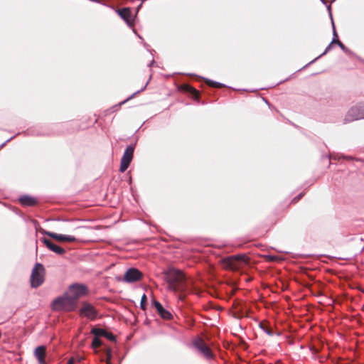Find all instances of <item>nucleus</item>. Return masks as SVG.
Wrapping results in <instances>:
<instances>
[{
    "mask_svg": "<svg viewBox=\"0 0 364 364\" xmlns=\"http://www.w3.org/2000/svg\"><path fill=\"white\" fill-rule=\"evenodd\" d=\"M364 118V107L356 105L351 107L346 117V121L351 122Z\"/></svg>",
    "mask_w": 364,
    "mask_h": 364,
    "instance_id": "obj_8",
    "label": "nucleus"
},
{
    "mask_svg": "<svg viewBox=\"0 0 364 364\" xmlns=\"http://www.w3.org/2000/svg\"><path fill=\"white\" fill-rule=\"evenodd\" d=\"M102 361L106 364H112V351L111 348H107L101 356Z\"/></svg>",
    "mask_w": 364,
    "mask_h": 364,
    "instance_id": "obj_18",
    "label": "nucleus"
},
{
    "mask_svg": "<svg viewBox=\"0 0 364 364\" xmlns=\"http://www.w3.org/2000/svg\"><path fill=\"white\" fill-rule=\"evenodd\" d=\"M80 314L90 319H94L96 317V311L92 306L89 304H84Z\"/></svg>",
    "mask_w": 364,
    "mask_h": 364,
    "instance_id": "obj_12",
    "label": "nucleus"
},
{
    "mask_svg": "<svg viewBox=\"0 0 364 364\" xmlns=\"http://www.w3.org/2000/svg\"><path fill=\"white\" fill-rule=\"evenodd\" d=\"M134 150V149L132 146H129L125 149V151H124L123 156L121 159L120 168H119L121 172H124L129 167V166L133 159Z\"/></svg>",
    "mask_w": 364,
    "mask_h": 364,
    "instance_id": "obj_9",
    "label": "nucleus"
},
{
    "mask_svg": "<svg viewBox=\"0 0 364 364\" xmlns=\"http://www.w3.org/2000/svg\"><path fill=\"white\" fill-rule=\"evenodd\" d=\"M337 43L341 49L343 50L345 48L344 45L339 40L333 38L331 41V43Z\"/></svg>",
    "mask_w": 364,
    "mask_h": 364,
    "instance_id": "obj_23",
    "label": "nucleus"
},
{
    "mask_svg": "<svg viewBox=\"0 0 364 364\" xmlns=\"http://www.w3.org/2000/svg\"><path fill=\"white\" fill-rule=\"evenodd\" d=\"M126 101H127V100H124V101H123L122 102H120L119 105V106H121V105H122V104L125 103V102H126Z\"/></svg>",
    "mask_w": 364,
    "mask_h": 364,
    "instance_id": "obj_27",
    "label": "nucleus"
},
{
    "mask_svg": "<svg viewBox=\"0 0 364 364\" xmlns=\"http://www.w3.org/2000/svg\"><path fill=\"white\" fill-rule=\"evenodd\" d=\"M193 346L206 358L213 359L214 355L211 349L207 346L203 338L197 336L193 340Z\"/></svg>",
    "mask_w": 364,
    "mask_h": 364,
    "instance_id": "obj_5",
    "label": "nucleus"
},
{
    "mask_svg": "<svg viewBox=\"0 0 364 364\" xmlns=\"http://www.w3.org/2000/svg\"><path fill=\"white\" fill-rule=\"evenodd\" d=\"M146 296L144 294L141 299V308L142 309H146Z\"/></svg>",
    "mask_w": 364,
    "mask_h": 364,
    "instance_id": "obj_22",
    "label": "nucleus"
},
{
    "mask_svg": "<svg viewBox=\"0 0 364 364\" xmlns=\"http://www.w3.org/2000/svg\"><path fill=\"white\" fill-rule=\"evenodd\" d=\"M332 25H333V38L336 39L338 36H337V33H336V28H335V26H334V23H333V21H332Z\"/></svg>",
    "mask_w": 364,
    "mask_h": 364,
    "instance_id": "obj_25",
    "label": "nucleus"
},
{
    "mask_svg": "<svg viewBox=\"0 0 364 364\" xmlns=\"http://www.w3.org/2000/svg\"><path fill=\"white\" fill-rule=\"evenodd\" d=\"M76 302L67 292L63 296L55 299L52 303V308L55 311H70L75 309Z\"/></svg>",
    "mask_w": 364,
    "mask_h": 364,
    "instance_id": "obj_2",
    "label": "nucleus"
},
{
    "mask_svg": "<svg viewBox=\"0 0 364 364\" xmlns=\"http://www.w3.org/2000/svg\"><path fill=\"white\" fill-rule=\"evenodd\" d=\"M207 83L212 86V87H223V84L220 83V82H214L213 80H207Z\"/></svg>",
    "mask_w": 364,
    "mask_h": 364,
    "instance_id": "obj_20",
    "label": "nucleus"
},
{
    "mask_svg": "<svg viewBox=\"0 0 364 364\" xmlns=\"http://www.w3.org/2000/svg\"><path fill=\"white\" fill-rule=\"evenodd\" d=\"M142 273L136 268H129L126 271L122 277H117V281L124 282L127 283H133L140 281L142 278Z\"/></svg>",
    "mask_w": 364,
    "mask_h": 364,
    "instance_id": "obj_6",
    "label": "nucleus"
},
{
    "mask_svg": "<svg viewBox=\"0 0 364 364\" xmlns=\"http://www.w3.org/2000/svg\"><path fill=\"white\" fill-rule=\"evenodd\" d=\"M101 345H102V341H100V338L95 336L92 340V348L95 349V348L100 347Z\"/></svg>",
    "mask_w": 364,
    "mask_h": 364,
    "instance_id": "obj_19",
    "label": "nucleus"
},
{
    "mask_svg": "<svg viewBox=\"0 0 364 364\" xmlns=\"http://www.w3.org/2000/svg\"><path fill=\"white\" fill-rule=\"evenodd\" d=\"M117 13L121 18L123 19L129 27L133 26L134 18L130 9L124 8L118 10Z\"/></svg>",
    "mask_w": 364,
    "mask_h": 364,
    "instance_id": "obj_11",
    "label": "nucleus"
},
{
    "mask_svg": "<svg viewBox=\"0 0 364 364\" xmlns=\"http://www.w3.org/2000/svg\"><path fill=\"white\" fill-rule=\"evenodd\" d=\"M91 333L96 337H105L109 341L114 340V336L111 333H107L105 330L100 328H92Z\"/></svg>",
    "mask_w": 364,
    "mask_h": 364,
    "instance_id": "obj_16",
    "label": "nucleus"
},
{
    "mask_svg": "<svg viewBox=\"0 0 364 364\" xmlns=\"http://www.w3.org/2000/svg\"><path fill=\"white\" fill-rule=\"evenodd\" d=\"M41 241L46 245V246L53 252L58 255H63L65 252V250L61 247L54 244L50 240L46 238H43Z\"/></svg>",
    "mask_w": 364,
    "mask_h": 364,
    "instance_id": "obj_14",
    "label": "nucleus"
},
{
    "mask_svg": "<svg viewBox=\"0 0 364 364\" xmlns=\"http://www.w3.org/2000/svg\"><path fill=\"white\" fill-rule=\"evenodd\" d=\"M146 85L141 90H139L137 91L136 92L134 93L131 97H129V98L127 99V100H129L130 98L132 97V96L135 95L136 93H139L141 90H143L144 88H145Z\"/></svg>",
    "mask_w": 364,
    "mask_h": 364,
    "instance_id": "obj_26",
    "label": "nucleus"
},
{
    "mask_svg": "<svg viewBox=\"0 0 364 364\" xmlns=\"http://www.w3.org/2000/svg\"><path fill=\"white\" fill-rule=\"evenodd\" d=\"M331 44H332V43H330V44L326 47V48L325 51H324L322 54H321V55H320V56H322V55H325L326 53H328V52L331 50Z\"/></svg>",
    "mask_w": 364,
    "mask_h": 364,
    "instance_id": "obj_24",
    "label": "nucleus"
},
{
    "mask_svg": "<svg viewBox=\"0 0 364 364\" xmlns=\"http://www.w3.org/2000/svg\"><path fill=\"white\" fill-rule=\"evenodd\" d=\"M259 327L269 336H272L273 332L272 330L269 329L266 326H264L262 323L259 324Z\"/></svg>",
    "mask_w": 364,
    "mask_h": 364,
    "instance_id": "obj_21",
    "label": "nucleus"
},
{
    "mask_svg": "<svg viewBox=\"0 0 364 364\" xmlns=\"http://www.w3.org/2000/svg\"><path fill=\"white\" fill-rule=\"evenodd\" d=\"M43 233L50 237L51 238L59 241V242H75L77 239L71 235H65L62 234H58L53 232L43 231Z\"/></svg>",
    "mask_w": 364,
    "mask_h": 364,
    "instance_id": "obj_10",
    "label": "nucleus"
},
{
    "mask_svg": "<svg viewBox=\"0 0 364 364\" xmlns=\"http://www.w3.org/2000/svg\"><path fill=\"white\" fill-rule=\"evenodd\" d=\"M322 1H323V0H321Z\"/></svg>",
    "mask_w": 364,
    "mask_h": 364,
    "instance_id": "obj_28",
    "label": "nucleus"
},
{
    "mask_svg": "<svg viewBox=\"0 0 364 364\" xmlns=\"http://www.w3.org/2000/svg\"><path fill=\"white\" fill-rule=\"evenodd\" d=\"M153 305L162 318L168 320L172 318V314L171 312L165 309L160 302L158 301H154Z\"/></svg>",
    "mask_w": 364,
    "mask_h": 364,
    "instance_id": "obj_13",
    "label": "nucleus"
},
{
    "mask_svg": "<svg viewBox=\"0 0 364 364\" xmlns=\"http://www.w3.org/2000/svg\"><path fill=\"white\" fill-rule=\"evenodd\" d=\"M19 201L23 205H26V206H31V205H35L36 203V200L35 198H33L31 196H21L19 198Z\"/></svg>",
    "mask_w": 364,
    "mask_h": 364,
    "instance_id": "obj_17",
    "label": "nucleus"
},
{
    "mask_svg": "<svg viewBox=\"0 0 364 364\" xmlns=\"http://www.w3.org/2000/svg\"><path fill=\"white\" fill-rule=\"evenodd\" d=\"M68 295L71 296L74 299V301L77 303V300L87 293V287L84 284H75L70 286L68 290L66 291Z\"/></svg>",
    "mask_w": 364,
    "mask_h": 364,
    "instance_id": "obj_7",
    "label": "nucleus"
},
{
    "mask_svg": "<svg viewBox=\"0 0 364 364\" xmlns=\"http://www.w3.org/2000/svg\"><path fill=\"white\" fill-rule=\"evenodd\" d=\"M45 269L41 264L37 263L32 270L31 275V285L36 288L44 282Z\"/></svg>",
    "mask_w": 364,
    "mask_h": 364,
    "instance_id": "obj_3",
    "label": "nucleus"
},
{
    "mask_svg": "<svg viewBox=\"0 0 364 364\" xmlns=\"http://www.w3.org/2000/svg\"><path fill=\"white\" fill-rule=\"evenodd\" d=\"M247 257L245 255L230 256L224 260L225 266L232 270L238 269L242 264H247Z\"/></svg>",
    "mask_w": 364,
    "mask_h": 364,
    "instance_id": "obj_4",
    "label": "nucleus"
},
{
    "mask_svg": "<svg viewBox=\"0 0 364 364\" xmlns=\"http://www.w3.org/2000/svg\"><path fill=\"white\" fill-rule=\"evenodd\" d=\"M165 279L168 284V289L175 293L184 292L188 287V279L184 273L173 267H169L164 272Z\"/></svg>",
    "mask_w": 364,
    "mask_h": 364,
    "instance_id": "obj_1",
    "label": "nucleus"
},
{
    "mask_svg": "<svg viewBox=\"0 0 364 364\" xmlns=\"http://www.w3.org/2000/svg\"><path fill=\"white\" fill-rule=\"evenodd\" d=\"M34 355L38 360L39 364H46V347L44 346H40L36 348L34 350Z\"/></svg>",
    "mask_w": 364,
    "mask_h": 364,
    "instance_id": "obj_15",
    "label": "nucleus"
}]
</instances>
